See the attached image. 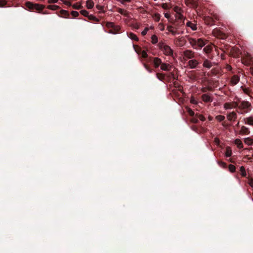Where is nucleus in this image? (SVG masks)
Wrapping results in <instances>:
<instances>
[{"label":"nucleus","instance_id":"obj_49","mask_svg":"<svg viewBox=\"0 0 253 253\" xmlns=\"http://www.w3.org/2000/svg\"><path fill=\"white\" fill-rule=\"evenodd\" d=\"M188 112L190 116H193L194 115V112L190 109H188Z\"/></svg>","mask_w":253,"mask_h":253},{"label":"nucleus","instance_id":"obj_34","mask_svg":"<svg viewBox=\"0 0 253 253\" xmlns=\"http://www.w3.org/2000/svg\"><path fill=\"white\" fill-rule=\"evenodd\" d=\"M106 26L107 28H113L115 26V24L114 23L111 22H107L106 23Z\"/></svg>","mask_w":253,"mask_h":253},{"label":"nucleus","instance_id":"obj_1","mask_svg":"<svg viewBox=\"0 0 253 253\" xmlns=\"http://www.w3.org/2000/svg\"><path fill=\"white\" fill-rule=\"evenodd\" d=\"M159 47L163 53L167 56H172L173 50L170 46L163 42L159 43Z\"/></svg>","mask_w":253,"mask_h":253},{"label":"nucleus","instance_id":"obj_54","mask_svg":"<svg viewBox=\"0 0 253 253\" xmlns=\"http://www.w3.org/2000/svg\"><path fill=\"white\" fill-rule=\"evenodd\" d=\"M209 120L210 121H211V120H212V118H211V117H210H210H209Z\"/></svg>","mask_w":253,"mask_h":253},{"label":"nucleus","instance_id":"obj_14","mask_svg":"<svg viewBox=\"0 0 253 253\" xmlns=\"http://www.w3.org/2000/svg\"><path fill=\"white\" fill-rule=\"evenodd\" d=\"M94 2L92 0H87L86 2V7L88 9H91L94 6Z\"/></svg>","mask_w":253,"mask_h":253},{"label":"nucleus","instance_id":"obj_13","mask_svg":"<svg viewBox=\"0 0 253 253\" xmlns=\"http://www.w3.org/2000/svg\"><path fill=\"white\" fill-rule=\"evenodd\" d=\"M186 26L187 27H190L193 31L196 30L197 29L196 25L195 23H192L191 22L188 21L186 23Z\"/></svg>","mask_w":253,"mask_h":253},{"label":"nucleus","instance_id":"obj_22","mask_svg":"<svg viewBox=\"0 0 253 253\" xmlns=\"http://www.w3.org/2000/svg\"><path fill=\"white\" fill-rule=\"evenodd\" d=\"M212 48V45H208L204 48V51L206 53H209L211 51Z\"/></svg>","mask_w":253,"mask_h":253},{"label":"nucleus","instance_id":"obj_44","mask_svg":"<svg viewBox=\"0 0 253 253\" xmlns=\"http://www.w3.org/2000/svg\"><path fill=\"white\" fill-rule=\"evenodd\" d=\"M142 56L144 58H146L147 57V52L145 50H143L141 53Z\"/></svg>","mask_w":253,"mask_h":253},{"label":"nucleus","instance_id":"obj_4","mask_svg":"<svg viewBox=\"0 0 253 253\" xmlns=\"http://www.w3.org/2000/svg\"><path fill=\"white\" fill-rule=\"evenodd\" d=\"M236 102H232V103H226L224 105V108L225 109H232L235 107H236Z\"/></svg>","mask_w":253,"mask_h":253},{"label":"nucleus","instance_id":"obj_45","mask_svg":"<svg viewBox=\"0 0 253 253\" xmlns=\"http://www.w3.org/2000/svg\"><path fill=\"white\" fill-rule=\"evenodd\" d=\"M190 102L192 104H196L197 103V101L193 98L191 97L190 99Z\"/></svg>","mask_w":253,"mask_h":253},{"label":"nucleus","instance_id":"obj_31","mask_svg":"<svg viewBox=\"0 0 253 253\" xmlns=\"http://www.w3.org/2000/svg\"><path fill=\"white\" fill-rule=\"evenodd\" d=\"M174 11L178 14H179V16L178 17L180 18H181V15L180 14V11H181V9L180 8L177 7V6H176L174 8Z\"/></svg>","mask_w":253,"mask_h":253},{"label":"nucleus","instance_id":"obj_25","mask_svg":"<svg viewBox=\"0 0 253 253\" xmlns=\"http://www.w3.org/2000/svg\"><path fill=\"white\" fill-rule=\"evenodd\" d=\"M235 143L239 148H242L243 147V144L241 140L239 139H236L235 141Z\"/></svg>","mask_w":253,"mask_h":253},{"label":"nucleus","instance_id":"obj_51","mask_svg":"<svg viewBox=\"0 0 253 253\" xmlns=\"http://www.w3.org/2000/svg\"><path fill=\"white\" fill-rule=\"evenodd\" d=\"M249 184L252 187H253V179H251L249 180Z\"/></svg>","mask_w":253,"mask_h":253},{"label":"nucleus","instance_id":"obj_7","mask_svg":"<svg viewBox=\"0 0 253 253\" xmlns=\"http://www.w3.org/2000/svg\"><path fill=\"white\" fill-rule=\"evenodd\" d=\"M171 65L167 63H162L161 66V69L163 71H169L171 69Z\"/></svg>","mask_w":253,"mask_h":253},{"label":"nucleus","instance_id":"obj_23","mask_svg":"<svg viewBox=\"0 0 253 253\" xmlns=\"http://www.w3.org/2000/svg\"><path fill=\"white\" fill-rule=\"evenodd\" d=\"M203 66L206 68H210L212 66V64L210 61L205 60L204 62Z\"/></svg>","mask_w":253,"mask_h":253},{"label":"nucleus","instance_id":"obj_5","mask_svg":"<svg viewBox=\"0 0 253 253\" xmlns=\"http://www.w3.org/2000/svg\"><path fill=\"white\" fill-rule=\"evenodd\" d=\"M188 41L190 45L195 49H197V40L194 38H189Z\"/></svg>","mask_w":253,"mask_h":253},{"label":"nucleus","instance_id":"obj_10","mask_svg":"<svg viewBox=\"0 0 253 253\" xmlns=\"http://www.w3.org/2000/svg\"><path fill=\"white\" fill-rule=\"evenodd\" d=\"M206 44L205 42L202 39H197V48H201Z\"/></svg>","mask_w":253,"mask_h":253},{"label":"nucleus","instance_id":"obj_46","mask_svg":"<svg viewBox=\"0 0 253 253\" xmlns=\"http://www.w3.org/2000/svg\"><path fill=\"white\" fill-rule=\"evenodd\" d=\"M58 1V0H48V2L49 3H55Z\"/></svg>","mask_w":253,"mask_h":253},{"label":"nucleus","instance_id":"obj_55","mask_svg":"<svg viewBox=\"0 0 253 253\" xmlns=\"http://www.w3.org/2000/svg\"><path fill=\"white\" fill-rule=\"evenodd\" d=\"M47 13H47V12H45H45H43L42 13V14H47Z\"/></svg>","mask_w":253,"mask_h":253},{"label":"nucleus","instance_id":"obj_36","mask_svg":"<svg viewBox=\"0 0 253 253\" xmlns=\"http://www.w3.org/2000/svg\"><path fill=\"white\" fill-rule=\"evenodd\" d=\"M80 13L81 14H82L83 16H84L85 17H88V16L89 15V13H88V11H87L86 10H82L80 11Z\"/></svg>","mask_w":253,"mask_h":253},{"label":"nucleus","instance_id":"obj_53","mask_svg":"<svg viewBox=\"0 0 253 253\" xmlns=\"http://www.w3.org/2000/svg\"><path fill=\"white\" fill-rule=\"evenodd\" d=\"M252 67L251 68V71L252 72V74L253 75V64L252 65Z\"/></svg>","mask_w":253,"mask_h":253},{"label":"nucleus","instance_id":"obj_12","mask_svg":"<svg viewBox=\"0 0 253 253\" xmlns=\"http://www.w3.org/2000/svg\"><path fill=\"white\" fill-rule=\"evenodd\" d=\"M162 64V62L161 59L156 57L154 59V64L155 66V67L157 68L159 66H161Z\"/></svg>","mask_w":253,"mask_h":253},{"label":"nucleus","instance_id":"obj_38","mask_svg":"<svg viewBox=\"0 0 253 253\" xmlns=\"http://www.w3.org/2000/svg\"><path fill=\"white\" fill-rule=\"evenodd\" d=\"M229 169L230 171H231V172H233L235 171L236 168L234 165H230L229 166Z\"/></svg>","mask_w":253,"mask_h":253},{"label":"nucleus","instance_id":"obj_57","mask_svg":"<svg viewBox=\"0 0 253 253\" xmlns=\"http://www.w3.org/2000/svg\"><path fill=\"white\" fill-rule=\"evenodd\" d=\"M193 122H195V123H196V122H197V121H193Z\"/></svg>","mask_w":253,"mask_h":253},{"label":"nucleus","instance_id":"obj_16","mask_svg":"<svg viewBox=\"0 0 253 253\" xmlns=\"http://www.w3.org/2000/svg\"><path fill=\"white\" fill-rule=\"evenodd\" d=\"M45 7V6L42 4H40L38 3H35L34 5V9L37 10H42Z\"/></svg>","mask_w":253,"mask_h":253},{"label":"nucleus","instance_id":"obj_30","mask_svg":"<svg viewBox=\"0 0 253 253\" xmlns=\"http://www.w3.org/2000/svg\"><path fill=\"white\" fill-rule=\"evenodd\" d=\"M241 173L242 176H246V172L245 168L243 166L240 167V169Z\"/></svg>","mask_w":253,"mask_h":253},{"label":"nucleus","instance_id":"obj_24","mask_svg":"<svg viewBox=\"0 0 253 253\" xmlns=\"http://www.w3.org/2000/svg\"><path fill=\"white\" fill-rule=\"evenodd\" d=\"M47 8L52 10H56L59 9L60 7L57 5H49L47 6Z\"/></svg>","mask_w":253,"mask_h":253},{"label":"nucleus","instance_id":"obj_33","mask_svg":"<svg viewBox=\"0 0 253 253\" xmlns=\"http://www.w3.org/2000/svg\"><path fill=\"white\" fill-rule=\"evenodd\" d=\"M88 19L93 20L94 21H98V19L92 14H89L88 17Z\"/></svg>","mask_w":253,"mask_h":253},{"label":"nucleus","instance_id":"obj_9","mask_svg":"<svg viewBox=\"0 0 253 253\" xmlns=\"http://www.w3.org/2000/svg\"><path fill=\"white\" fill-rule=\"evenodd\" d=\"M244 122L245 124L252 126L253 125V117H250L248 118H244Z\"/></svg>","mask_w":253,"mask_h":253},{"label":"nucleus","instance_id":"obj_11","mask_svg":"<svg viewBox=\"0 0 253 253\" xmlns=\"http://www.w3.org/2000/svg\"><path fill=\"white\" fill-rule=\"evenodd\" d=\"M198 62L196 60H190L188 62V65L190 66L191 68H194L198 65Z\"/></svg>","mask_w":253,"mask_h":253},{"label":"nucleus","instance_id":"obj_41","mask_svg":"<svg viewBox=\"0 0 253 253\" xmlns=\"http://www.w3.org/2000/svg\"><path fill=\"white\" fill-rule=\"evenodd\" d=\"M7 3L6 1L4 0H0V7H4Z\"/></svg>","mask_w":253,"mask_h":253},{"label":"nucleus","instance_id":"obj_8","mask_svg":"<svg viewBox=\"0 0 253 253\" xmlns=\"http://www.w3.org/2000/svg\"><path fill=\"white\" fill-rule=\"evenodd\" d=\"M184 55L187 58H192L194 57V52L191 50H187L184 51Z\"/></svg>","mask_w":253,"mask_h":253},{"label":"nucleus","instance_id":"obj_52","mask_svg":"<svg viewBox=\"0 0 253 253\" xmlns=\"http://www.w3.org/2000/svg\"><path fill=\"white\" fill-rule=\"evenodd\" d=\"M169 31L170 32H171L172 33V35H174L176 34V32L175 31L173 30H169Z\"/></svg>","mask_w":253,"mask_h":253},{"label":"nucleus","instance_id":"obj_21","mask_svg":"<svg viewBox=\"0 0 253 253\" xmlns=\"http://www.w3.org/2000/svg\"><path fill=\"white\" fill-rule=\"evenodd\" d=\"M244 142L247 145H251L253 144V139L250 137H247L245 138Z\"/></svg>","mask_w":253,"mask_h":253},{"label":"nucleus","instance_id":"obj_20","mask_svg":"<svg viewBox=\"0 0 253 253\" xmlns=\"http://www.w3.org/2000/svg\"><path fill=\"white\" fill-rule=\"evenodd\" d=\"M232 152L231 148L230 147H227L226 148L225 156L227 157H229L232 155Z\"/></svg>","mask_w":253,"mask_h":253},{"label":"nucleus","instance_id":"obj_6","mask_svg":"<svg viewBox=\"0 0 253 253\" xmlns=\"http://www.w3.org/2000/svg\"><path fill=\"white\" fill-rule=\"evenodd\" d=\"M237 117V116L236 113L234 112H232L227 115V118L229 121H234L236 119Z\"/></svg>","mask_w":253,"mask_h":253},{"label":"nucleus","instance_id":"obj_2","mask_svg":"<svg viewBox=\"0 0 253 253\" xmlns=\"http://www.w3.org/2000/svg\"><path fill=\"white\" fill-rule=\"evenodd\" d=\"M242 63L247 66L252 65L253 64V58L251 55L247 53L242 58Z\"/></svg>","mask_w":253,"mask_h":253},{"label":"nucleus","instance_id":"obj_35","mask_svg":"<svg viewBox=\"0 0 253 253\" xmlns=\"http://www.w3.org/2000/svg\"><path fill=\"white\" fill-rule=\"evenodd\" d=\"M215 118L218 121L221 122L225 119V117L222 115H218L215 117Z\"/></svg>","mask_w":253,"mask_h":253},{"label":"nucleus","instance_id":"obj_28","mask_svg":"<svg viewBox=\"0 0 253 253\" xmlns=\"http://www.w3.org/2000/svg\"><path fill=\"white\" fill-rule=\"evenodd\" d=\"M72 7L76 9H80L83 7L82 4L81 3H76L75 4H74L73 5H72Z\"/></svg>","mask_w":253,"mask_h":253},{"label":"nucleus","instance_id":"obj_17","mask_svg":"<svg viewBox=\"0 0 253 253\" xmlns=\"http://www.w3.org/2000/svg\"><path fill=\"white\" fill-rule=\"evenodd\" d=\"M26 6L30 10L34 9L35 3H33L30 1H27L25 3Z\"/></svg>","mask_w":253,"mask_h":253},{"label":"nucleus","instance_id":"obj_37","mask_svg":"<svg viewBox=\"0 0 253 253\" xmlns=\"http://www.w3.org/2000/svg\"><path fill=\"white\" fill-rule=\"evenodd\" d=\"M62 1L65 4L68 5V6H71L72 3L71 2V0H60Z\"/></svg>","mask_w":253,"mask_h":253},{"label":"nucleus","instance_id":"obj_27","mask_svg":"<svg viewBox=\"0 0 253 253\" xmlns=\"http://www.w3.org/2000/svg\"><path fill=\"white\" fill-rule=\"evenodd\" d=\"M118 12L120 14L125 16H127L128 14V12L126 10L122 8H118Z\"/></svg>","mask_w":253,"mask_h":253},{"label":"nucleus","instance_id":"obj_3","mask_svg":"<svg viewBox=\"0 0 253 253\" xmlns=\"http://www.w3.org/2000/svg\"><path fill=\"white\" fill-rule=\"evenodd\" d=\"M236 105L240 109H244L248 108L250 106L251 104L248 101H243L238 103L236 102Z\"/></svg>","mask_w":253,"mask_h":253},{"label":"nucleus","instance_id":"obj_39","mask_svg":"<svg viewBox=\"0 0 253 253\" xmlns=\"http://www.w3.org/2000/svg\"><path fill=\"white\" fill-rule=\"evenodd\" d=\"M60 13L62 14V15H64L65 16H68L69 15V13H68V11L66 10H64V9H62L60 11Z\"/></svg>","mask_w":253,"mask_h":253},{"label":"nucleus","instance_id":"obj_48","mask_svg":"<svg viewBox=\"0 0 253 253\" xmlns=\"http://www.w3.org/2000/svg\"><path fill=\"white\" fill-rule=\"evenodd\" d=\"M214 142L216 144L219 145L220 143V140L218 138H215L214 139Z\"/></svg>","mask_w":253,"mask_h":253},{"label":"nucleus","instance_id":"obj_50","mask_svg":"<svg viewBox=\"0 0 253 253\" xmlns=\"http://www.w3.org/2000/svg\"><path fill=\"white\" fill-rule=\"evenodd\" d=\"M115 31H116V32L119 31V30L120 29V26H117V25H115V26L113 28Z\"/></svg>","mask_w":253,"mask_h":253},{"label":"nucleus","instance_id":"obj_18","mask_svg":"<svg viewBox=\"0 0 253 253\" xmlns=\"http://www.w3.org/2000/svg\"><path fill=\"white\" fill-rule=\"evenodd\" d=\"M202 99L205 102H211V97L206 94H204L202 95Z\"/></svg>","mask_w":253,"mask_h":253},{"label":"nucleus","instance_id":"obj_43","mask_svg":"<svg viewBox=\"0 0 253 253\" xmlns=\"http://www.w3.org/2000/svg\"><path fill=\"white\" fill-rule=\"evenodd\" d=\"M96 7L97 8V9L98 10H99L100 12L102 11L103 9V7L101 5H97L96 6Z\"/></svg>","mask_w":253,"mask_h":253},{"label":"nucleus","instance_id":"obj_29","mask_svg":"<svg viewBox=\"0 0 253 253\" xmlns=\"http://www.w3.org/2000/svg\"><path fill=\"white\" fill-rule=\"evenodd\" d=\"M151 42H152V43H153V44H156V43L158 42V38H157V36H156L155 35L152 36Z\"/></svg>","mask_w":253,"mask_h":253},{"label":"nucleus","instance_id":"obj_26","mask_svg":"<svg viewBox=\"0 0 253 253\" xmlns=\"http://www.w3.org/2000/svg\"><path fill=\"white\" fill-rule=\"evenodd\" d=\"M185 2L187 5L190 4L192 6L196 5L195 0H185Z\"/></svg>","mask_w":253,"mask_h":253},{"label":"nucleus","instance_id":"obj_19","mask_svg":"<svg viewBox=\"0 0 253 253\" xmlns=\"http://www.w3.org/2000/svg\"><path fill=\"white\" fill-rule=\"evenodd\" d=\"M239 81V78L238 76L235 75L231 79V83L233 84H236Z\"/></svg>","mask_w":253,"mask_h":253},{"label":"nucleus","instance_id":"obj_42","mask_svg":"<svg viewBox=\"0 0 253 253\" xmlns=\"http://www.w3.org/2000/svg\"><path fill=\"white\" fill-rule=\"evenodd\" d=\"M149 30V28L146 27L144 29V30L141 32V34L143 36H145L147 33L148 31Z\"/></svg>","mask_w":253,"mask_h":253},{"label":"nucleus","instance_id":"obj_40","mask_svg":"<svg viewBox=\"0 0 253 253\" xmlns=\"http://www.w3.org/2000/svg\"><path fill=\"white\" fill-rule=\"evenodd\" d=\"M71 14L73 17H77L79 16V13L77 11H72L71 12Z\"/></svg>","mask_w":253,"mask_h":253},{"label":"nucleus","instance_id":"obj_47","mask_svg":"<svg viewBox=\"0 0 253 253\" xmlns=\"http://www.w3.org/2000/svg\"><path fill=\"white\" fill-rule=\"evenodd\" d=\"M198 117L202 121H204L205 120V117L202 115H199Z\"/></svg>","mask_w":253,"mask_h":253},{"label":"nucleus","instance_id":"obj_15","mask_svg":"<svg viewBox=\"0 0 253 253\" xmlns=\"http://www.w3.org/2000/svg\"><path fill=\"white\" fill-rule=\"evenodd\" d=\"M249 133V129L244 126H242L240 131V133L242 134H248Z\"/></svg>","mask_w":253,"mask_h":253},{"label":"nucleus","instance_id":"obj_56","mask_svg":"<svg viewBox=\"0 0 253 253\" xmlns=\"http://www.w3.org/2000/svg\"><path fill=\"white\" fill-rule=\"evenodd\" d=\"M237 126H239V122H238L237 124Z\"/></svg>","mask_w":253,"mask_h":253},{"label":"nucleus","instance_id":"obj_32","mask_svg":"<svg viewBox=\"0 0 253 253\" xmlns=\"http://www.w3.org/2000/svg\"><path fill=\"white\" fill-rule=\"evenodd\" d=\"M129 37L130 39L135 41H138V38L137 37V36L135 34L131 33L129 34Z\"/></svg>","mask_w":253,"mask_h":253}]
</instances>
